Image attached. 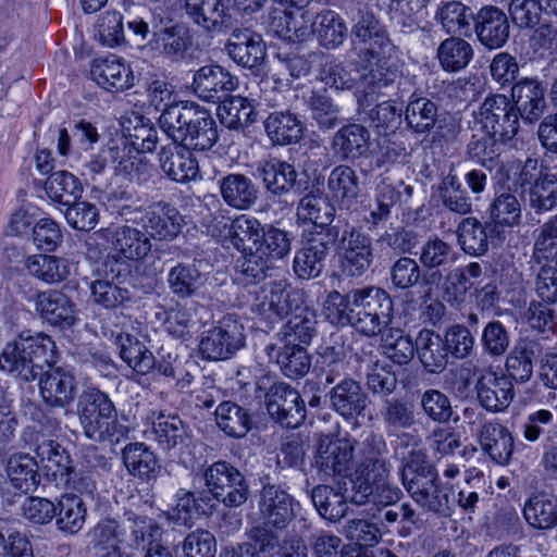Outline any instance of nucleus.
Returning <instances> with one entry per match:
<instances>
[{"instance_id": "6ab92c4d", "label": "nucleus", "mask_w": 557, "mask_h": 557, "mask_svg": "<svg viewBox=\"0 0 557 557\" xmlns=\"http://www.w3.org/2000/svg\"><path fill=\"white\" fill-rule=\"evenodd\" d=\"M39 379V391L44 401L51 407L69 406L75 398L76 379L73 371L64 367H48Z\"/></svg>"}, {"instance_id": "c756f323", "label": "nucleus", "mask_w": 557, "mask_h": 557, "mask_svg": "<svg viewBox=\"0 0 557 557\" xmlns=\"http://www.w3.org/2000/svg\"><path fill=\"white\" fill-rule=\"evenodd\" d=\"M527 524L536 531L557 528V497L547 493L530 496L522 508Z\"/></svg>"}, {"instance_id": "774afa93", "label": "nucleus", "mask_w": 557, "mask_h": 557, "mask_svg": "<svg viewBox=\"0 0 557 557\" xmlns=\"http://www.w3.org/2000/svg\"><path fill=\"white\" fill-rule=\"evenodd\" d=\"M437 112V106L432 100L424 97L413 98L406 108V121L417 133H425L435 125Z\"/></svg>"}, {"instance_id": "20e7f679", "label": "nucleus", "mask_w": 557, "mask_h": 557, "mask_svg": "<svg viewBox=\"0 0 557 557\" xmlns=\"http://www.w3.org/2000/svg\"><path fill=\"white\" fill-rule=\"evenodd\" d=\"M76 413L86 437L94 442H120L128 429L117 419V410L110 396L97 387L83 389L77 399Z\"/></svg>"}, {"instance_id": "603ef678", "label": "nucleus", "mask_w": 557, "mask_h": 557, "mask_svg": "<svg viewBox=\"0 0 557 557\" xmlns=\"http://www.w3.org/2000/svg\"><path fill=\"white\" fill-rule=\"evenodd\" d=\"M264 127L270 139L277 145H289L297 143L302 136V123L290 113H271Z\"/></svg>"}, {"instance_id": "bb28decb", "label": "nucleus", "mask_w": 557, "mask_h": 557, "mask_svg": "<svg viewBox=\"0 0 557 557\" xmlns=\"http://www.w3.org/2000/svg\"><path fill=\"white\" fill-rule=\"evenodd\" d=\"M475 32L484 47L488 49L503 47L509 37L506 14L496 7L482 8L476 16Z\"/></svg>"}, {"instance_id": "c03bdc74", "label": "nucleus", "mask_w": 557, "mask_h": 557, "mask_svg": "<svg viewBox=\"0 0 557 557\" xmlns=\"http://www.w3.org/2000/svg\"><path fill=\"white\" fill-rule=\"evenodd\" d=\"M474 51L470 42L459 36L444 39L436 51V58L443 71L459 72L468 66L473 59Z\"/></svg>"}, {"instance_id": "4468645a", "label": "nucleus", "mask_w": 557, "mask_h": 557, "mask_svg": "<svg viewBox=\"0 0 557 557\" xmlns=\"http://www.w3.org/2000/svg\"><path fill=\"white\" fill-rule=\"evenodd\" d=\"M389 468L384 459L376 453H370L357 465L354 472L348 476L350 488L349 498L356 505L366 504L376 484L383 479H388Z\"/></svg>"}, {"instance_id": "338daca9", "label": "nucleus", "mask_w": 557, "mask_h": 557, "mask_svg": "<svg viewBox=\"0 0 557 557\" xmlns=\"http://www.w3.org/2000/svg\"><path fill=\"white\" fill-rule=\"evenodd\" d=\"M458 242L469 255H483L488 249L486 227L475 218H466L458 227Z\"/></svg>"}, {"instance_id": "13d9d810", "label": "nucleus", "mask_w": 557, "mask_h": 557, "mask_svg": "<svg viewBox=\"0 0 557 557\" xmlns=\"http://www.w3.org/2000/svg\"><path fill=\"white\" fill-rule=\"evenodd\" d=\"M152 434L160 448L170 451L184 443L187 431L178 417L160 413L152 422Z\"/></svg>"}, {"instance_id": "a18cd8bd", "label": "nucleus", "mask_w": 557, "mask_h": 557, "mask_svg": "<svg viewBox=\"0 0 557 557\" xmlns=\"http://www.w3.org/2000/svg\"><path fill=\"white\" fill-rule=\"evenodd\" d=\"M292 250L290 234L273 225H267L261 234L255 258L263 263L283 260Z\"/></svg>"}, {"instance_id": "58836bf2", "label": "nucleus", "mask_w": 557, "mask_h": 557, "mask_svg": "<svg viewBox=\"0 0 557 557\" xmlns=\"http://www.w3.org/2000/svg\"><path fill=\"white\" fill-rule=\"evenodd\" d=\"M263 228L255 216L240 214L231 222L227 238L235 249L253 257Z\"/></svg>"}, {"instance_id": "0e129e2a", "label": "nucleus", "mask_w": 557, "mask_h": 557, "mask_svg": "<svg viewBox=\"0 0 557 557\" xmlns=\"http://www.w3.org/2000/svg\"><path fill=\"white\" fill-rule=\"evenodd\" d=\"M82 190L78 178L67 171L54 172L46 182V193L49 198L65 206L74 202Z\"/></svg>"}, {"instance_id": "8fccbe9b", "label": "nucleus", "mask_w": 557, "mask_h": 557, "mask_svg": "<svg viewBox=\"0 0 557 557\" xmlns=\"http://www.w3.org/2000/svg\"><path fill=\"white\" fill-rule=\"evenodd\" d=\"M58 529L66 534L78 533L86 520V507L83 499L73 494L61 496L55 506Z\"/></svg>"}, {"instance_id": "cd10ccee", "label": "nucleus", "mask_w": 557, "mask_h": 557, "mask_svg": "<svg viewBox=\"0 0 557 557\" xmlns=\"http://www.w3.org/2000/svg\"><path fill=\"white\" fill-rule=\"evenodd\" d=\"M545 89L535 79L524 78L513 85L511 89V102L518 116L524 121L534 122L540 119L545 109Z\"/></svg>"}, {"instance_id": "4d7b16f0", "label": "nucleus", "mask_w": 557, "mask_h": 557, "mask_svg": "<svg viewBox=\"0 0 557 557\" xmlns=\"http://www.w3.org/2000/svg\"><path fill=\"white\" fill-rule=\"evenodd\" d=\"M347 497L327 485H319L312 490L311 500L317 511L326 520L336 522L347 512Z\"/></svg>"}, {"instance_id": "052dcab7", "label": "nucleus", "mask_w": 557, "mask_h": 557, "mask_svg": "<svg viewBox=\"0 0 557 557\" xmlns=\"http://www.w3.org/2000/svg\"><path fill=\"white\" fill-rule=\"evenodd\" d=\"M334 208L321 197L306 195L299 202L297 208V216L299 220L310 222L311 231H325L333 221Z\"/></svg>"}, {"instance_id": "6e6552de", "label": "nucleus", "mask_w": 557, "mask_h": 557, "mask_svg": "<svg viewBox=\"0 0 557 557\" xmlns=\"http://www.w3.org/2000/svg\"><path fill=\"white\" fill-rule=\"evenodd\" d=\"M202 478L212 498L226 507H239L248 498L249 487L243 473L227 461L213 462L205 469Z\"/></svg>"}, {"instance_id": "f704fd0d", "label": "nucleus", "mask_w": 557, "mask_h": 557, "mask_svg": "<svg viewBox=\"0 0 557 557\" xmlns=\"http://www.w3.org/2000/svg\"><path fill=\"white\" fill-rule=\"evenodd\" d=\"M11 486L20 493L34 492L40 483L38 463L28 454L12 455L5 467Z\"/></svg>"}, {"instance_id": "5fc2aeb1", "label": "nucleus", "mask_w": 557, "mask_h": 557, "mask_svg": "<svg viewBox=\"0 0 557 557\" xmlns=\"http://www.w3.org/2000/svg\"><path fill=\"white\" fill-rule=\"evenodd\" d=\"M405 437L413 441V447L408 457L405 458L400 470L403 485L406 486L416 483V481L419 482L437 475L435 468L430 462L425 451L419 446L417 438L409 434H406Z\"/></svg>"}, {"instance_id": "79ce46f5", "label": "nucleus", "mask_w": 557, "mask_h": 557, "mask_svg": "<svg viewBox=\"0 0 557 557\" xmlns=\"http://www.w3.org/2000/svg\"><path fill=\"white\" fill-rule=\"evenodd\" d=\"M257 170L265 188L276 195L289 191L297 178L294 165L276 158L260 162Z\"/></svg>"}, {"instance_id": "f03ea898", "label": "nucleus", "mask_w": 557, "mask_h": 557, "mask_svg": "<svg viewBox=\"0 0 557 557\" xmlns=\"http://www.w3.org/2000/svg\"><path fill=\"white\" fill-rule=\"evenodd\" d=\"M159 124L169 138L190 151L208 150L219 137L215 121L210 114L187 102L163 109Z\"/></svg>"}, {"instance_id": "2eb2a0df", "label": "nucleus", "mask_w": 557, "mask_h": 557, "mask_svg": "<svg viewBox=\"0 0 557 557\" xmlns=\"http://www.w3.org/2000/svg\"><path fill=\"white\" fill-rule=\"evenodd\" d=\"M143 227L150 238L172 242L186 226V219L171 203L159 201L149 206L140 218Z\"/></svg>"}, {"instance_id": "9d476101", "label": "nucleus", "mask_w": 557, "mask_h": 557, "mask_svg": "<svg viewBox=\"0 0 557 557\" xmlns=\"http://www.w3.org/2000/svg\"><path fill=\"white\" fill-rule=\"evenodd\" d=\"M339 227L333 226L325 231H305L301 247L294 257V272L300 278H312L320 275L330 245L336 243Z\"/></svg>"}, {"instance_id": "3c124183", "label": "nucleus", "mask_w": 557, "mask_h": 557, "mask_svg": "<svg viewBox=\"0 0 557 557\" xmlns=\"http://www.w3.org/2000/svg\"><path fill=\"white\" fill-rule=\"evenodd\" d=\"M312 32L323 47L334 49L344 42L347 27L339 14L332 10H324L317 14L312 23Z\"/></svg>"}, {"instance_id": "c9c22d12", "label": "nucleus", "mask_w": 557, "mask_h": 557, "mask_svg": "<svg viewBox=\"0 0 557 557\" xmlns=\"http://www.w3.org/2000/svg\"><path fill=\"white\" fill-rule=\"evenodd\" d=\"M220 193L223 200L232 208L246 210L258 199V188L252 181L243 174H228L220 181Z\"/></svg>"}, {"instance_id": "49530a36", "label": "nucleus", "mask_w": 557, "mask_h": 557, "mask_svg": "<svg viewBox=\"0 0 557 557\" xmlns=\"http://www.w3.org/2000/svg\"><path fill=\"white\" fill-rule=\"evenodd\" d=\"M434 18L445 33L467 36L474 17L471 9L463 3L447 1L437 7Z\"/></svg>"}, {"instance_id": "69168bd1", "label": "nucleus", "mask_w": 557, "mask_h": 557, "mask_svg": "<svg viewBox=\"0 0 557 557\" xmlns=\"http://www.w3.org/2000/svg\"><path fill=\"white\" fill-rule=\"evenodd\" d=\"M89 536L95 548L101 550L121 549L120 544L125 541V528L113 518L99 520L89 531Z\"/></svg>"}, {"instance_id": "7ed1b4c3", "label": "nucleus", "mask_w": 557, "mask_h": 557, "mask_svg": "<svg viewBox=\"0 0 557 557\" xmlns=\"http://www.w3.org/2000/svg\"><path fill=\"white\" fill-rule=\"evenodd\" d=\"M58 350L50 336L38 333L9 342L0 355V369L23 381L34 380L45 367L57 362Z\"/></svg>"}, {"instance_id": "412c9836", "label": "nucleus", "mask_w": 557, "mask_h": 557, "mask_svg": "<svg viewBox=\"0 0 557 557\" xmlns=\"http://www.w3.org/2000/svg\"><path fill=\"white\" fill-rule=\"evenodd\" d=\"M35 307L49 324L69 329L78 321L77 310L72 299L60 290H45L37 294Z\"/></svg>"}, {"instance_id": "6e6d98bb", "label": "nucleus", "mask_w": 557, "mask_h": 557, "mask_svg": "<svg viewBox=\"0 0 557 557\" xmlns=\"http://www.w3.org/2000/svg\"><path fill=\"white\" fill-rule=\"evenodd\" d=\"M528 201L536 213L555 209L557 207V175L553 173L540 174L528 190Z\"/></svg>"}, {"instance_id": "2f4dec72", "label": "nucleus", "mask_w": 557, "mask_h": 557, "mask_svg": "<svg viewBox=\"0 0 557 557\" xmlns=\"http://www.w3.org/2000/svg\"><path fill=\"white\" fill-rule=\"evenodd\" d=\"M24 265L32 276L47 284L67 280L73 269V263L66 258L41 253L28 256Z\"/></svg>"}, {"instance_id": "0eeeda50", "label": "nucleus", "mask_w": 557, "mask_h": 557, "mask_svg": "<svg viewBox=\"0 0 557 557\" xmlns=\"http://www.w3.org/2000/svg\"><path fill=\"white\" fill-rule=\"evenodd\" d=\"M465 377V388L470 385V376L475 379L474 388L480 405L491 412L504 411L515 396L512 377L496 371L492 366L480 367L469 361L460 370Z\"/></svg>"}, {"instance_id": "09e8293b", "label": "nucleus", "mask_w": 557, "mask_h": 557, "mask_svg": "<svg viewBox=\"0 0 557 557\" xmlns=\"http://www.w3.org/2000/svg\"><path fill=\"white\" fill-rule=\"evenodd\" d=\"M90 301L103 309H124L133 301L132 292L112 281L98 278L90 283Z\"/></svg>"}, {"instance_id": "a211bd4d", "label": "nucleus", "mask_w": 557, "mask_h": 557, "mask_svg": "<svg viewBox=\"0 0 557 557\" xmlns=\"http://www.w3.org/2000/svg\"><path fill=\"white\" fill-rule=\"evenodd\" d=\"M191 45L193 36L189 28L168 17H163L156 37L148 42L151 50L174 61L184 59Z\"/></svg>"}, {"instance_id": "39448f33", "label": "nucleus", "mask_w": 557, "mask_h": 557, "mask_svg": "<svg viewBox=\"0 0 557 557\" xmlns=\"http://www.w3.org/2000/svg\"><path fill=\"white\" fill-rule=\"evenodd\" d=\"M299 509L300 504L280 487L268 485L262 488L258 502L262 525L250 530V537L258 544L260 553H269L277 545L278 536L270 529H285Z\"/></svg>"}, {"instance_id": "9b49d317", "label": "nucleus", "mask_w": 557, "mask_h": 557, "mask_svg": "<svg viewBox=\"0 0 557 557\" xmlns=\"http://www.w3.org/2000/svg\"><path fill=\"white\" fill-rule=\"evenodd\" d=\"M334 245L342 256L341 269L345 275L358 277L371 267L372 239L361 230L346 224L342 230L339 228V236Z\"/></svg>"}, {"instance_id": "37998d69", "label": "nucleus", "mask_w": 557, "mask_h": 557, "mask_svg": "<svg viewBox=\"0 0 557 557\" xmlns=\"http://www.w3.org/2000/svg\"><path fill=\"white\" fill-rule=\"evenodd\" d=\"M257 103L258 97L253 92L248 97L231 96L218 106L216 114L225 127L237 129L252 122L251 115Z\"/></svg>"}, {"instance_id": "473e14b6", "label": "nucleus", "mask_w": 557, "mask_h": 557, "mask_svg": "<svg viewBox=\"0 0 557 557\" xmlns=\"http://www.w3.org/2000/svg\"><path fill=\"white\" fill-rule=\"evenodd\" d=\"M370 133L360 124H348L339 128L332 141L334 153L342 160H355L369 150Z\"/></svg>"}, {"instance_id": "a19ab883", "label": "nucleus", "mask_w": 557, "mask_h": 557, "mask_svg": "<svg viewBox=\"0 0 557 557\" xmlns=\"http://www.w3.org/2000/svg\"><path fill=\"white\" fill-rule=\"evenodd\" d=\"M121 359L136 373L147 375L156 366L153 354L137 337L128 333L116 336Z\"/></svg>"}, {"instance_id": "ddd939ff", "label": "nucleus", "mask_w": 557, "mask_h": 557, "mask_svg": "<svg viewBox=\"0 0 557 557\" xmlns=\"http://www.w3.org/2000/svg\"><path fill=\"white\" fill-rule=\"evenodd\" d=\"M243 345V326L228 315L202 333L199 350L207 359L221 360L228 358Z\"/></svg>"}, {"instance_id": "ea45409f", "label": "nucleus", "mask_w": 557, "mask_h": 557, "mask_svg": "<svg viewBox=\"0 0 557 557\" xmlns=\"http://www.w3.org/2000/svg\"><path fill=\"white\" fill-rule=\"evenodd\" d=\"M405 488L414 503L424 511L447 515L449 509L448 496L441 491L438 475L419 482L416 481L413 484L406 485Z\"/></svg>"}, {"instance_id": "f3484780", "label": "nucleus", "mask_w": 557, "mask_h": 557, "mask_svg": "<svg viewBox=\"0 0 557 557\" xmlns=\"http://www.w3.org/2000/svg\"><path fill=\"white\" fill-rule=\"evenodd\" d=\"M90 76L101 88L120 92L135 84V75L131 65L116 54L97 58L92 61Z\"/></svg>"}, {"instance_id": "864d4df0", "label": "nucleus", "mask_w": 557, "mask_h": 557, "mask_svg": "<svg viewBox=\"0 0 557 557\" xmlns=\"http://www.w3.org/2000/svg\"><path fill=\"white\" fill-rule=\"evenodd\" d=\"M195 307L177 305L165 312L163 327L174 338L188 342L199 330Z\"/></svg>"}, {"instance_id": "1a4fd4ad", "label": "nucleus", "mask_w": 557, "mask_h": 557, "mask_svg": "<svg viewBox=\"0 0 557 557\" xmlns=\"http://www.w3.org/2000/svg\"><path fill=\"white\" fill-rule=\"evenodd\" d=\"M475 123L483 133L504 144L512 140L519 131V116L515 106L505 95L486 97L474 113Z\"/></svg>"}, {"instance_id": "de8ad7c7", "label": "nucleus", "mask_w": 557, "mask_h": 557, "mask_svg": "<svg viewBox=\"0 0 557 557\" xmlns=\"http://www.w3.org/2000/svg\"><path fill=\"white\" fill-rule=\"evenodd\" d=\"M327 190L331 198L343 207H349L358 197L359 178L350 166H335L327 178Z\"/></svg>"}, {"instance_id": "423d86ee", "label": "nucleus", "mask_w": 557, "mask_h": 557, "mask_svg": "<svg viewBox=\"0 0 557 557\" xmlns=\"http://www.w3.org/2000/svg\"><path fill=\"white\" fill-rule=\"evenodd\" d=\"M351 323L359 333L366 336L380 334L393 317V301L389 295L379 287H367L349 292Z\"/></svg>"}, {"instance_id": "a878e982", "label": "nucleus", "mask_w": 557, "mask_h": 557, "mask_svg": "<svg viewBox=\"0 0 557 557\" xmlns=\"http://www.w3.org/2000/svg\"><path fill=\"white\" fill-rule=\"evenodd\" d=\"M226 49L236 63L249 69L258 66L265 58L262 37L248 28L235 29Z\"/></svg>"}, {"instance_id": "c85d7f7f", "label": "nucleus", "mask_w": 557, "mask_h": 557, "mask_svg": "<svg viewBox=\"0 0 557 557\" xmlns=\"http://www.w3.org/2000/svg\"><path fill=\"white\" fill-rule=\"evenodd\" d=\"M332 408L346 419L362 414L367 407V395L352 379H344L330 393Z\"/></svg>"}, {"instance_id": "72a5a7b5", "label": "nucleus", "mask_w": 557, "mask_h": 557, "mask_svg": "<svg viewBox=\"0 0 557 557\" xmlns=\"http://www.w3.org/2000/svg\"><path fill=\"white\" fill-rule=\"evenodd\" d=\"M480 444L484 451L498 465L509 462L513 453V437L509 430L500 423H485L480 431Z\"/></svg>"}, {"instance_id": "4c0bfd02", "label": "nucleus", "mask_w": 557, "mask_h": 557, "mask_svg": "<svg viewBox=\"0 0 557 557\" xmlns=\"http://www.w3.org/2000/svg\"><path fill=\"white\" fill-rule=\"evenodd\" d=\"M122 459L127 471L141 480L154 479L160 471L154 453L144 443L127 444L122 450Z\"/></svg>"}, {"instance_id": "e2e57ef3", "label": "nucleus", "mask_w": 557, "mask_h": 557, "mask_svg": "<svg viewBox=\"0 0 557 557\" xmlns=\"http://www.w3.org/2000/svg\"><path fill=\"white\" fill-rule=\"evenodd\" d=\"M216 423L230 436L242 437L250 429L247 411L232 401H224L215 409Z\"/></svg>"}, {"instance_id": "4be33fe9", "label": "nucleus", "mask_w": 557, "mask_h": 557, "mask_svg": "<svg viewBox=\"0 0 557 557\" xmlns=\"http://www.w3.org/2000/svg\"><path fill=\"white\" fill-rule=\"evenodd\" d=\"M237 86V77L220 65L201 66L193 77V90L205 101L215 102L222 94L233 91Z\"/></svg>"}, {"instance_id": "5701e85b", "label": "nucleus", "mask_w": 557, "mask_h": 557, "mask_svg": "<svg viewBox=\"0 0 557 557\" xmlns=\"http://www.w3.org/2000/svg\"><path fill=\"white\" fill-rule=\"evenodd\" d=\"M159 162L162 172L177 183L194 181L199 175L198 162L193 152L175 141L162 147Z\"/></svg>"}, {"instance_id": "f8f14e48", "label": "nucleus", "mask_w": 557, "mask_h": 557, "mask_svg": "<svg viewBox=\"0 0 557 557\" xmlns=\"http://www.w3.org/2000/svg\"><path fill=\"white\" fill-rule=\"evenodd\" d=\"M251 294V311L270 327L282 321L292 310L289 284L286 280L267 282Z\"/></svg>"}, {"instance_id": "aec40b11", "label": "nucleus", "mask_w": 557, "mask_h": 557, "mask_svg": "<svg viewBox=\"0 0 557 557\" xmlns=\"http://www.w3.org/2000/svg\"><path fill=\"white\" fill-rule=\"evenodd\" d=\"M183 8L188 18L205 33H221L230 25L225 0H183Z\"/></svg>"}, {"instance_id": "f257e3e1", "label": "nucleus", "mask_w": 557, "mask_h": 557, "mask_svg": "<svg viewBox=\"0 0 557 557\" xmlns=\"http://www.w3.org/2000/svg\"><path fill=\"white\" fill-rule=\"evenodd\" d=\"M351 22L352 48L369 65L368 72L360 76L359 91L362 101L370 104L397 77V67L392 61L396 47L385 25L373 12L358 10Z\"/></svg>"}, {"instance_id": "e433bc0d", "label": "nucleus", "mask_w": 557, "mask_h": 557, "mask_svg": "<svg viewBox=\"0 0 557 557\" xmlns=\"http://www.w3.org/2000/svg\"><path fill=\"white\" fill-rule=\"evenodd\" d=\"M542 354V346L537 341L521 338L506 360V368L510 376L519 382H527L533 373V363Z\"/></svg>"}, {"instance_id": "7c9ffc66", "label": "nucleus", "mask_w": 557, "mask_h": 557, "mask_svg": "<svg viewBox=\"0 0 557 557\" xmlns=\"http://www.w3.org/2000/svg\"><path fill=\"white\" fill-rule=\"evenodd\" d=\"M416 352L424 369L431 373L442 372L448 363V351L444 338L432 330L422 329L418 333Z\"/></svg>"}, {"instance_id": "b1692460", "label": "nucleus", "mask_w": 557, "mask_h": 557, "mask_svg": "<svg viewBox=\"0 0 557 557\" xmlns=\"http://www.w3.org/2000/svg\"><path fill=\"white\" fill-rule=\"evenodd\" d=\"M354 443L347 438H322L319 443L315 466L325 475H343L352 459Z\"/></svg>"}, {"instance_id": "393cba45", "label": "nucleus", "mask_w": 557, "mask_h": 557, "mask_svg": "<svg viewBox=\"0 0 557 557\" xmlns=\"http://www.w3.org/2000/svg\"><path fill=\"white\" fill-rule=\"evenodd\" d=\"M111 248L116 260L138 261L149 255L152 244L147 233L122 225L111 233Z\"/></svg>"}, {"instance_id": "680f3d73", "label": "nucleus", "mask_w": 557, "mask_h": 557, "mask_svg": "<svg viewBox=\"0 0 557 557\" xmlns=\"http://www.w3.org/2000/svg\"><path fill=\"white\" fill-rule=\"evenodd\" d=\"M36 456L44 468L54 478L71 475V457L61 445L54 441L46 440L37 445Z\"/></svg>"}, {"instance_id": "dca6fc26", "label": "nucleus", "mask_w": 557, "mask_h": 557, "mask_svg": "<svg viewBox=\"0 0 557 557\" xmlns=\"http://www.w3.org/2000/svg\"><path fill=\"white\" fill-rule=\"evenodd\" d=\"M270 416L286 428H297L306 418V408L299 393L285 383H278L268 393Z\"/></svg>"}, {"instance_id": "bf43d9fd", "label": "nucleus", "mask_w": 557, "mask_h": 557, "mask_svg": "<svg viewBox=\"0 0 557 557\" xmlns=\"http://www.w3.org/2000/svg\"><path fill=\"white\" fill-rule=\"evenodd\" d=\"M488 212L495 226L515 227L521 223L522 207L513 193L503 191L497 195L490 205Z\"/></svg>"}]
</instances>
